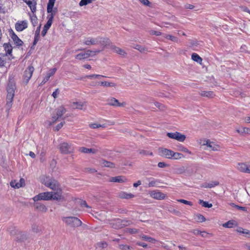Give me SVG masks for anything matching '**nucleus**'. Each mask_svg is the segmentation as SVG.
Segmentation results:
<instances>
[{"label":"nucleus","mask_w":250,"mask_h":250,"mask_svg":"<svg viewBox=\"0 0 250 250\" xmlns=\"http://www.w3.org/2000/svg\"><path fill=\"white\" fill-rule=\"evenodd\" d=\"M28 27V22L26 20L18 21L15 24V29L17 31H22Z\"/></svg>","instance_id":"11"},{"label":"nucleus","mask_w":250,"mask_h":250,"mask_svg":"<svg viewBox=\"0 0 250 250\" xmlns=\"http://www.w3.org/2000/svg\"><path fill=\"white\" fill-rule=\"evenodd\" d=\"M65 123V122H62L59 124H58L55 128V130L56 131H58L60 129H61L62 126Z\"/></svg>","instance_id":"59"},{"label":"nucleus","mask_w":250,"mask_h":250,"mask_svg":"<svg viewBox=\"0 0 250 250\" xmlns=\"http://www.w3.org/2000/svg\"><path fill=\"white\" fill-rule=\"evenodd\" d=\"M56 164H57L56 161L54 159L52 160L50 163V167H51V168L52 169L55 168V167H56Z\"/></svg>","instance_id":"64"},{"label":"nucleus","mask_w":250,"mask_h":250,"mask_svg":"<svg viewBox=\"0 0 250 250\" xmlns=\"http://www.w3.org/2000/svg\"><path fill=\"white\" fill-rule=\"evenodd\" d=\"M59 94V89L58 88L56 89V90L53 92L52 93V96L55 98H57Z\"/></svg>","instance_id":"62"},{"label":"nucleus","mask_w":250,"mask_h":250,"mask_svg":"<svg viewBox=\"0 0 250 250\" xmlns=\"http://www.w3.org/2000/svg\"><path fill=\"white\" fill-rule=\"evenodd\" d=\"M52 192H42L33 198V200L35 202L40 200H50L52 198Z\"/></svg>","instance_id":"5"},{"label":"nucleus","mask_w":250,"mask_h":250,"mask_svg":"<svg viewBox=\"0 0 250 250\" xmlns=\"http://www.w3.org/2000/svg\"><path fill=\"white\" fill-rule=\"evenodd\" d=\"M42 182L46 187L50 188L54 191L58 190L59 188H60L59 183L56 180L50 178L49 177H46L42 179Z\"/></svg>","instance_id":"2"},{"label":"nucleus","mask_w":250,"mask_h":250,"mask_svg":"<svg viewBox=\"0 0 250 250\" xmlns=\"http://www.w3.org/2000/svg\"><path fill=\"white\" fill-rule=\"evenodd\" d=\"M148 180L149 181V183L147 186L148 188L155 187L158 184V183H159L158 180L154 179L152 178H148Z\"/></svg>","instance_id":"34"},{"label":"nucleus","mask_w":250,"mask_h":250,"mask_svg":"<svg viewBox=\"0 0 250 250\" xmlns=\"http://www.w3.org/2000/svg\"><path fill=\"white\" fill-rule=\"evenodd\" d=\"M102 77H106V76L101 75L98 74H91L86 75L84 78H87L89 79H100Z\"/></svg>","instance_id":"45"},{"label":"nucleus","mask_w":250,"mask_h":250,"mask_svg":"<svg viewBox=\"0 0 250 250\" xmlns=\"http://www.w3.org/2000/svg\"><path fill=\"white\" fill-rule=\"evenodd\" d=\"M192 59L198 63H201L202 59L196 53H193L191 56Z\"/></svg>","instance_id":"42"},{"label":"nucleus","mask_w":250,"mask_h":250,"mask_svg":"<svg viewBox=\"0 0 250 250\" xmlns=\"http://www.w3.org/2000/svg\"><path fill=\"white\" fill-rule=\"evenodd\" d=\"M184 158V155L182 153L179 152H173L172 159L179 160Z\"/></svg>","instance_id":"43"},{"label":"nucleus","mask_w":250,"mask_h":250,"mask_svg":"<svg viewBox=\"0 0 250 250\" xmlns=\"http://www.w3.org/2000/svg\"><path fill=\"white\" fill-rule=\"evenodd\" d=\"M116 224L117 225L119 224V225H118L117 226L113 227V228L116 229H119L120 228H122V227H123V226H127V225L132 224V222L130 220H126V221L122 220V221H121L120 220H118L116 221Z\"/></svg>","instance_id":"21"},{"label":"nucleus","mask_w":250,"mask_h":250,"mask_svg":"<svg viewBox=\"0 0 250 250\" xmlns=\"http://www.w3.org/2000/svg\"><path fill=\"white\" fill-rule=\"evenodd\" d=\"M163 36L166 39H168L172 42L177 43H178L179 42V40L177 37L172 36L171 35L164 34Z\"/></svg>","instance_id":"35"},{"label":"nucleus","mask_w":250,"mask_h":250,"mask_svg":"<svg viewBox=\"0 0 250 250\" xmlns=\"http://www.w3.org/2000/svg\"><path fill=\"white\" fill-rule=\"evenodd\" d=\"M83 43L86 45H96L98 44V37L97 38L88 37L85 39Z\"/></svg>","instance_id":"18"},{"label":"nucleus","mask_w":250,"mask_h":250,"mask_svg":"<svg viewBox=\"0 0 250 250\" xmlns=\"http://www.w3.org/2000/svg\"><path fill=\"white\" fill-rule=\"evenodd\" d=\"M7 105L10 106L12 104L14 96V88L13 86L9 87L7 89Z\"/></svg>","instance_id":"12"},{"label":"nucleus","mask_w":250,"mask_h":250,"mask_svg":"<svg viewBox=\"0 0 250 250\" xmlns=\"http://www.w3.org/2000/svg\"><path fill=\"white\" fill-rule=\"evenodd\" d=\"M79 151L83 153H92L96 154L98 150L95 148H88L85 147H81L79 148Z\"/></svg>","instance_id":"25"},{"label":"nucleus","mask_w":250,"mask_h":250,"mask_svg":"<svg viewBox=\"0 0 250 250\" xmlns=\"http://www.w3.org/2000/svg\"><path fill=\"white\" fill-rule=\"evenodd\" d=\"M32 230L34 232L38 233L41 231V228L37 224H33L31 227Z\"/></svg>","instance_id":"49"},{"label":"nucleus","mask_w":250,"mask_h":250,"mask_svg":"<svg viewBox=\"0 0 250 250\" xmlns=\"http://www.w3.org/2000/svg\"><path fill=\"white\" fill-rule=\"evenodd\" d=\"M25 180L23 178H21L19 181L13 180L10 182V186L14 188H19L25 186Z\"/></svg>","instance_id":"16"},{"label":"nucleus","mask_w":250,"mask_h":250,"mask_svg":"<svg viewBox=\"0 0 250 250\" xmlns=\"http://www.w3.org/2000/svg\"><path fill=\"white\" fill-rule=\"evenodd\" d=\"M118 248L121 250H134L132 247L125 244H119Z\"/></svg>","instance_id":"46"},{"label":"nucleus","mask_w":250,"mask_h":250,"mask_svg":"<svg viewBox=\"0 0 250 250\" xmlns=\"http://www.w3.org/2000/svg\"><path fill=\"white\" fill-rule=\"evenodd\" d=\"M150 197L153 199L161 200L164 199L166 194L157 190H152L149 193Z\"/></svg>","instance_id":"9"},{"label":"nucleus","mask_w":250,"mask_h":250,"mask_svg":"<svg viewBox=\"0 0 250 250\" xmlns=\"http://www.w3.org/2000/svg\"><path fill=\"white\" fill-rule=\"evenodd\" d=\"M194 219L198 222H203L206 221V218L204 216L200 214H196L194 216Z\"/></svg>","instance_id":"40"},{"label":"nucleus","mask_w":250,"mask_h":250,"mask_svg":"<svg viewBox=\"0 0 250 250\" xmlns=\"http://www.w3.org/2000/svg\"><path fill=\"white\" fill-rule=\"evenodd\" d=\"M235 225V223L233 221H229L224 224H223V226L225 228H231Z\"/></svg>","instance_id":"48"},{"label":"nucleus","mask_w":250,"mask_h":250,"mask_svg":"<svg viewBox=\"0 0 250 250\" xmlns=\"http://www.w3.org/2000/svg\"><path fill=\"white\" fill-rule=\"evenodd\" d=\"M167 135L169 138L176 140L180 142H183L186 138V136L185 135L182 134L179 132H168L167 133Z\"/></svg>","instance_id":"7"},{"label":"nucleus","mask_w":250,"mask_h":250,"mask_svg":"<svg viewBox=\"0 0 250 250\" xmlns=\"http://www.w3.org/2000/svg\"><path fill=\"white\" fill-rule=\"evenodd\" d=\"M118 197L121 199H129L134 197V195L130 193L121 191L118 193Z\"/></svg>","instance_id":"22"},{"label":"nucleus","mask_w":250,"mask_h":250,"mask_svg":"<svg viewBox=\"0 0 250 250\" xmlns=\"http://www.w3.org/2000/svg\"><path fill=\"white\" fill-rule=\"evenodd\" d=\"M66 109L63 106H60L56 110V115L52 117L53 123L56 122L59 118H61L65 112Z\"/></svg>","instance_id":"14"},{"label":"nucleus","mask_w":250,"mask_h":250,"mask_svg":"<svg viewBox=\"0 0 250 250\" xmlns=\"http://www.w3.org/2000/svg\"><path fill=\"white\" fill-rule=\"evenodd\" d=\"M138 152H139V154L143 155H150V156L153 155V153L152 152L144 150V149L139 150L138 151Z\"/></svg>","instance_id":"51"},{"label":"nucleus","mask_w":250,"mask_h":250,"mask_svg":"<svg viewBox=\"0 0 250 250\" xmlns=\"http://www.w3.org/2000/svg\"><path fill=\"white\" fill-rule=\"evenodd\" d=\"M199 203L202 204V206L205 208H210L212 207V205L211 204H209L208 202L204 201L202 200H199Z\"/></svg>","instance_id":"50"},{"label":"nucleus","mask_w":250,"mask_h":250,"mask_svg":"<svg viewBox=\"0 0 250 250\" xmlns=\"http://www.w3.org/2000/svg\"><path fill=\"white\" fill-rule=\"evenodd\" d=\"M110 49L115 53L118 54L119 55L125 57L126 55L125 51L122 48L117 47L114 45H111Z\"/></svg>","instance_id":"20"},{"label":"nucleus","mask_w":250,"mask_h":250,"mask_svg":"<svg viewBox=\"0 0 250 250\" xmlns=\"http://www.w3.org/2000/svg\"><path fill=\"white\" fill-rule=\"evenodd\" d=\"M85 171L88 173H95L97 170L93 168L87 167L85 168Z\"/></svg>","instance_id":"58"},{"label":"nucleus","mask_w":250,"mask_h":250,"mask_svg":"<svg viewBox=\"0 0 250 250\" xmlns=\"http://www.w3.org/2000/svg\"><path fill=\"white\" fill-rule=\"evenodd\" d=\"M80 205L82 207H85L87 208H90V207H89L87 204L86 203L85 201H82L80 202Z\"/></svg>","instance_id":"61"},{"label":"nucleus","mask_w":250,"mask_h":250,"mask_svg":"<svg viewBox=\"0 0 250 250\" xmlns=\"http://www.w3.org/2000/svg\"><path fill=\"white\" fill-rule=\"evenodd\" d=\"M55 0H49L48 3L47 4V12L49 14L47 17V19L48 20L47 22L44 26L49 29L52 24L54 17L57 12V9L56 8L53 9Z\"/></svg>","instance_id":"1"},{"label":"nucleus","mask_w":250,"mask_h":250,"mask_svg":"<svg viewBox=\"0 0 250 250\" xmlns=\"http://www.w3.org/2000/svg\"><path fill=\"white\" fill-rule=\"evenodd\" d=\"M84 103L81 102H73L72 106L73 108L82 109L84 106Z\"/></svg>","instance_id":"37"},{"label":"nucleus","mask_w":250,"mask_h":250,"mask_svg":"<svg viewBox=\"0 0 250 250\" xmlns=\"http://www.w3.org/2000/svg\"><path fill=\"white\" fill-rule=\"evenodd\" d=\"M98 44H100L103 47L109 46L110 47L111 42L110 40L107 38H103L101 37H98Z\"/></svg>","instance_id":"17"},{"label":"nucleus","mask_w":250,"mask_h":250,"mask_svg":"<svg viewBox=\"0 0 250 250\" xmlns=\"http://www.w3.org/2000/svg\"><path fill=\"white\" fill-rule=\"evenodd\" d=\"M36 209L42 212H46L47 210L46 207L42 204L37 203L34 205Z\"/></svg>","instance_id":"27"},{"label":"nucleus","mask_w":250,"mask_h":250,"mask_svg":"<svg viewBox=\"0 0 250 250\" xmlns=\"http://www.w3.org/2000/svg\"><path fill=\"white\" fill-rule=\"evenodd\" d=\"M101 86L104 87H116L117 86L116 83L113 82H110L108 81H102L100 83Z\"/></svg>","instance_id":"31"},{"label":"nucleus","mask_w":250,"mask_h":250,"mask_svg":"<svg viewBox=\"0 0 250 250\" xmlns=\"http://www.w3.org/2000/svg\"><path fill=\"white\" fill-rule=\"evenodd\" d=\"M171 212H172V213L174 214L175 215H176L177 216H180L181 215V212L179 211V210H177L176 209H173L172 210H169Z\"/></svg>","instance_id":"63"},{"label":"nucleus","mask_w":250,"mask_h":250,"mask_svg":"<svg viewBox=\"0 0 250 250\" xmlns=\"http://www.w3.org/2000/svg\"><path fill=\"white\" fill-rule=\"evenodd\" d=\"M34 71V68L32 66H29L24 71L23 75V82L25 84H27L29 82Z\"/></svg>","instance_id":"6"},{"label":"nucleus","mask_w":250,"mask_h":250,"mask_svg":"<svg viewBox=\"0 0 250 250\" xmlns=\"http://www.w3.org/2000/svg\"><path fill=\"white\" fill-rule=\"evenodd\" d=\"M141 237L144 240L147 241L148 242H150L152 243L155 244L157 242V240L155 239L150 237L149 236H148L147 235H141Z\"/></svg>","instance_id":"39"},{"label":"nucleus","mask_w":250,"mask_h":250,"mask_svg":"<svg viewBox=\"0 0 250 250\" xmlns=\"http://www.w3.org/2000/svg\"><path fill=\"white\" fill-rule=\"evenodd\" d=\"M178 150L180 151L188 153V154H189L190 155L192 154V153L190 151H189L187 148H186V147H185L183 146H179Z\"/></svg>","instance_id":"52"},{"label":"nucleus","mask_w":250,"mask_h":250,"mask_svg":"<svg viewBox=\"0 0 250 250\" xmlns=\"http://www.w3.org/2000/svg\"><path fill=\"white\" fill-rule=\"evenodd\" d=\"M62 220L68 226L72 227H78L82 225V221L75 217H63Z\"/></svg>","instance_id":"3"},{"label":"nucleus","mask_w":250,"mask_h":250,"mask_svg":"<svg viewBox=\"0 0 250 250\" xmlns=\"http://www.w3.org/2000/svg\"><path fill=\"white\" fill-rule=\"evenodd\" d=\"M108 244L105 242H100L96 244V249L103 250L106 248Z\"/></svg>","instance_id":"41"},{"label":"nucleus","mask_w":250,"mask_h":250,"mask_svg":"<svg viewBox=\"0 0 250 250\" xmlns=\"http://www.w3.org/2000/svg\"><path fill=\"white\" fill-rule=\"evenodd\" d=\"M90 127L91 128L95 129V128H98L100 127H104V125H102L100 124H98L97 123H93L89 125Z\"/></svg>","instance_id":"53"},{"label":"nucleus","mask_w":250,"mask_h":250,"mask_svg":"<svg viewBox=\"0 0 250 250\" xmlns=\"http://www.w3.org/2000/svg\"><path fill=\"white\" fill-rule=\"evenodd\" d=\"M144 5L150 6V3L148 0H139Z\"/></svg>","instance_id":"60"},{"label":"nucleus","mask_w":250,"mask_h":250,"mask_svg":"<svg viewBox=\"0 0 250 250\" xmlns=\"http://www.w3.org/2000/svg\"><path fill=\"white\" fill-rule=\"evenodd\" d=\"M26 3L30 7L32 12L33 13L36 11V5L37 2L36 0H29L26 1Z\"/></svg>","instance_id":"26"},{"label":"nucleus","mask_w":250,"mask_h":250,"mask_svg":"<svg viewBox=\"0 0 250 250\" xmlns=\"http://www.w3.org/2000/svg\"><path fill=\"white\" fill-rule=\"evenodd\" d=\"M3 47L6 52L5 55H11L12 51V46L9 43H4Z\"/></svg>","instance_id":"32"},{"label":"nucleus","mask_w":250,"mask_h":250,"mask_svg":"<svg viewBox=\"0 0 250 250\" xmlns=\"http://www.w3.org/2000/svg\"><path fill=\"white\" fill-rule=\"evenodd\" d=\"M107 104L110 106L114 107H124L126 105V103L123 102L120 103L119 101L114 97H110L106 100Z\"/></svg>","instance_id":"8"},{"label":"nucleus","mask_w":250,"mask_h":250,"mask_svg":"<svg viewBox=\"0 0 250 250\" xmlns=\"http://www.w3.org/2000/svg\"><path fill=\"white\" fill-rule=\"evenodd\" d=\"M86 52L88 55V58L89 57H93L95 56L97 54H98L100 52V50H87Z\"/></svg>","instance_id":"44"},{"label":"nucleus","mask_w":250,"mask_h":250,"mask_svg":"<svg viewBox=\"0 0 250 250\" xmlns=\"http://www.w3.org/2000/svg\"><path fill=\"white\" fill-rule=\"evenodd\" d=\"M134 48L139 50L141 53H146L147 51L146 48L139 44L135 45Z\"/></svg>","instance_id":"47"},{"label":"nucleus","mask_w":250,"mask_h":250,"mask_svg":"<svg viewBox=\"0 0 250 250\" xmlns=\"http://www.w3.org/2000/svg\"><path fill=\"white\" fill-rule=\"evenodd\" d=\"M59 149L61 153L63 154H69L74 152V147L72 143L63 142L60 144Z\"/></svg>","instance_id":"4"},{"label":"nucleus","mask_w":250,"mask_h":250,"mask_svg":"<svg viewBox=\"0 0 250 250\" xmlns=\"http://www.w3.org/2000/svg\"><path fill=\"white\" fill-rule=\"evenodd\" d=\"M199 94L200 96L205 97H208L212 98L214 97L215 95L213 91H201L199 92Z\"/></svg>","instance_id":"28"},{"label":"nucleus","mask_w":250,"mask_h":250,"mask_svg":"<svg viewBox=\"0 0 250 250\" xmlns=\"http://www.w3.org/2000/svg\"><path fill=\"white\" fill-rule=\"evenodd\" d=\"M127 179L123 176H118L112 177L110 181L112 182H117L120 183H125L127 182Z\"/></svg>","instance_id":"23"},{"label":"nucleus","mask_w":250,"mask_h":250,"mask_svg":"<svg viewBox=\"0 0 250 250\" xmlns=\"http://www.w3.org/2000/svg\"><path fill=\"white\" fill-rule=\"evenodd\" d=\"M219 185V183L217 181H211L210 182L206 184L204 187L205 188H212L213 187H214L215 186H217Z\"/></svg>","instance_id":"38"},{"label":"nucleus","mask_w":250,"mask_h":250,"mask_svg":"<svg viewBox=\"0 0 250 250\" xmlns=\"http://www.w3.org/2000/svg\"><path fill=\"white\" fill-rule=\"evenodd\" d=\"M177 201L179 202L190 206H192V205H193L192 202H191L190 201H188L184 200V199H178V200H177Z\"/></svg>","instance_id":"54"},{"label":"nucleus","mask_w":250,"mask_h":250,"mask_svg":"<svg viewBox=\"0 0 250 250\" xmlns=\"http://www.w3.org/2000/svg\"><path fill=\"white\" fill-rule=\"evenodd\" d=\"M203 145L207 146L212 151H219L220 149V146L218 145L211 142L209 140H205Z\"/></svg>","instance_id":"13"},{"label":"nucleus","mask_w":250,"mask_h":250,"mask_svg":"<svg viewBox=\"0 0 250 250\" xmlns=\"http://www.w3.org/2000/svg\"><path fill=\"white\" fill-rule=\"evenodd\" d=\"M31 21L34 26H35L38 22L36 16H32L31 17Z\"/></svg>","instance_id":"57"},{"label":"nucleus","mask_w":250,"mask_h":250,"mask_svg":"<svg viewBox=\"0 0 250 250\" xmlns=\"http://www.w3.org/2000/svg\"><path fill=\"white\" fill-rule=\"evenodd\" d=\"M62 191L61 188H59L58 190H56L54 192H52V199L56 200H60L61 199Z\"/></svg>","instance_id":"24"},{"label":"nucleus","mask_w":250,"mask_h":250,"mask_svg":"<svg viewBox=\"0 0 250 250\" xmlns=\"http://www.w3.org/2000/svg\"><path fill=\"white\" fill-rule=\"evenodd\" d=\"M159 150L161 156L167 159H172L173 151L165 148H160Z\"/></svg>","instance_id":"15"},{"label":"nucleus","mask_w":250,"mask_h":250,"mask_svg":"<svg viewBox=\"0 0 250 250\" xmlns=\"http://www.w3.org/2000/svg\"><path fill=\"white\" fill-rule=\"evenodd\" d=\"M100 164L102 167L114 168L115 167V165L112 162L107 161L105 160H102L100 161Z\"/></svg>","instance_id":"29"},{"label":"nucleus","mask_w":250,"mask_h":250,"mask_svg":"<svg viewBox=\"0 0 250 250\" xmlns=\"http://www.w3.org/2000/svg\"><path fill=\"white\" fill-rule=\"evenodd\" d=\"M186 169L184 166H181L174 169V172L177 174H181L185 173Z\"/></svg>","instance_id":"36"},{"label":"nucleus","mask_w":250,"mask_h":250,"mask_svg":"<svg viewBox=\"0 0 250 250\" xmlns=\"http://www.w3.org/2000/svg\"><path fill=\"white\" fill-rule=\"evenodd\" d=\"M4 56V55L0 53V67L4 66L5 63V61L2 59V57Z\"/></svg>","instance_id":"56"},{"label":"nucleus","mask_w":250,"mask_h":250,"mask_svg":"<svg viewBox=\"0 0 250 250\" xmlns=\"http://www.w3.org/2000/svg\"><path fill=\"white\" fill-rule=\"evenodd\" d=\"M155 105L161 110H164L165 109V106L159 103L156 102L154 103Z\"/></svg>","instance_id":"55"},{"label":"nucleus","mask_w":250,"mask_h":250,"mask_svg":"<svg viewBox=\"0 0 250 250\" xmlns=\"http://www.w3.org/2000/svg\"><path fill=\"white\" fill-rule=\"evenodd\" d=\"M11 37L16 45L21 46L23 44V42L12 30L11 32Z\"/></svg>","instance_id":"19"},{"label":"nucleus","mask_w":250,"mask_h":250,"mask_svg":"<svg viewBox=\"0 0 250 250\" xmlns=\"http://www.w3.org/2000/svg\"><path fill=\"white\" fill-rule=\"evenodd\" d=\"M237 169L242 172L250 173V163H238Z\"/></svg>","instance_id":"10"},{"label":"nucleus","mask_w":250,"mask_h":250,"mask_svg":"<svg viewBox=\"0 0 250 250\" xmlns=\"http://www.w3.org/2000/svg\"><path fill=\"white\" fill-rule=\"evenodd\" d=\"M88 58L86 51L82 52L75 56V58L79 60L86 59Z\"/></svg>","instance_id":"30"},{"label":"nucleus","mask_w":250,"mask_h":250,"mask_svg":"<svg viewBox=\"0 0 250 250\" xmlns=\"http://www.w3.org/2000/svg\"><path fill=\"white\" fill-rule=\"evenodd\" d=\"M57 69L56 68H54L49 70V72L46 74V76L44 78V81H48L50 78L51 76L54 75Z\"/></svg>","instance_id":"33"}]
</instances>
